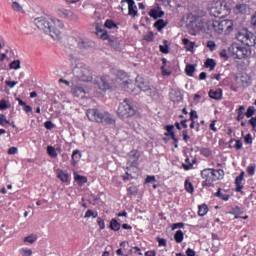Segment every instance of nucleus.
<instances>
[{
  "label": "nucleus",
  "mask_w": 256,
  "mask_h": 256,
  "mask_svg": "<svg viewBox=\"0 0 256 256\" xmlns=\"http://www.w3.org/2000/svg\"><path fill=\"white\" fill-rule=\"evenodd\" d=\"M117 115L124 123H130L134 117L139 115V110H137V106L131 100L125 98L118 106Z\"/></svg>",
  "instance_id": "nucleus-1"
},
{
  "label": "nucleus",
  "mask_w": 256,
  "mask_h": 256,
  "mask_svg": "<svg viewBox=\"0 0 256 256\" xmlns=\"http://www.w3.org/2000/svg\"><path fill=\"white\" fill-rule=\"evenodd\" d=\"M86 117H88L89 121L100 123L101 125H115L116 123L111 113L101 112V110L97 108L88 109L86 111Z\"/></svg>",
  "instance_id": "nucleus-2"
},
{
  "label": "nucleus",
  "mask_w": 256,
  "mask_h": 256,
  "mask_svg": "<svg viewBox=\"0 0 256 256\" xmlns=\"http://www.w3.org/2000/svg\"><path fill=\"white\" fill-rule=\"evenodd\" d=\"M200 175L204 181L202 187H215V181H221L225 177V171L223 169L205 168L200 172Z\"/></svg>",
  "instance_id": "nucleus-3"
},
{
  "label": "nucleus",
  "mask_w": 256,
  "mask_h": 256,
  "mask_svg": "<svg viewBox=\"0 0 256 256\" xmlns=\"http://www.w3.org/2000/svg\"><path fill=\"white\" fill-rule=\"evenodd\" d=\"M34 24L37 29L46 33V35H50L52 39H61V30L59 28L53 26L51 22L47 20L45 17H38L34 19Z\"/></svg>",
  "instance_id": "nucleus-4"
},
{
  "label": "nucleus",
  "mask_w": 256,
  "mask_h": 256,
  "mask_svg": "<svg viewBox=\"0 0 256 256\" xmlns=\"http://www.w3.org/2000/svg\"><path fill=\"white\" fill-rule=\"evenodd\" d=\"M228 53L234 59H249L251 57V48L250 46H243L239 43H232L228 47Z\"/></svg>",
  "instance_id": "nucleus-5"
},
{
  "label": "nucleus",
  "mask_w": 256,
  "mask_h": 256,
  "mask_svg": "<svg viewBox=\"0 0 256 256\" xmlns=\"http://www.w3.org/2000/svg\"><path fill=\"white\" fill-rule=\"evenodd\" d=\"M95 89H98L99 91H111L113 89V84L109 80V76H102L100 79L95 80L94 82Z\"/></svg>",
  "instance_id": "nucleus-6"
},
{
  "label": "nucleus",
  "mask_w": 256,
  "mask_h": 256,
  "mask_svg": "<svg viewBox=\"0 0 256 256\" xmlns=\"http://www.w3.org/2000/svg\"><path fill=\"white\" fill-rule=\"evenodd\" d=\"M78 78L80 81L89 83L93 81V71H91L89 66L83 65L78 69Z\"/></svg>",
  "instance_id": "nucleus-7"
},
{
  "label": "nucleus",
  "mask_w": 256,
  "mask_h": 256,
  "mask_svg": "<svg viewBox=\"0 0 256 256\" xmlns=\"http://www.w3.org/2000/svg\"><path fill=\"white\" fill-rule=\"evenodd\" d=\"M209 13L212 17H223V3L221 1L212 2Z\"/></svg>",
  "instance_id": "nucleus-8"
},
{
  "label": "nucleus",
  "mask_w": 256,
  "mask_h": 256,
  "mask_svg": "<svg viewBox=\"0 0 256 256\" xmlns=\"http://www.w3.org/2000/svg\"><path fill=\"white\" fill-rule=\"evenodd\" d=\"M129 160L127 163H130L131 168L137 169L139 167V159L141 157V153H139V150L133 149L128 153Z\"/></svg>",
  "instance_id": "nucleus-9"
},
{
  "label": "nucleus",
  "mask_w": 256,
  "mask_h": 256,
  "mask_svg": "<svg viewBox=\"0 0 256 256\" xmlns=\"http://www.w3.org/2000/svg\"><path fill=\"white\" fill-rule=\"evenodd\" d=\"M125 3L128 4V15L130 17H139V11L137 10V4H135V0H122L121 5H125Z\"/></svg>",
  "instance_id": "nucleus-10"
},
{
  "label": "nucleus",
  "mask_w": 256,
  "mask_h": 256,
  "mask_svg": "<svg viewBox=\"0 0 256 256\" xmlns=\"http://www.w3.org/2000/svg\"><path fill=\"white\" fill-rule=\"evenodd\" d=\"M100 39H102V41H108L110 47H112L114 51H120L121 44H119V41L113 40V38L109 36V32H104V34H101Z\"/></svg>",
  "instance_id": "nucleus-11"
},
{
  "label": "nucleus",
  "mask_w": 256,
  "mask_h": 256,
  "mask_svg": "<svg viewBox=\"0 0 256 256\" xmlns=\"http://www.w3.org/2000/svg\"><path fill=\"white\" fill-rule=\"evenodd\" d=\"M256 109L254 108V106H249L247 111L245 112V117H247L248 120V125H251L253 131H255L256 129V116L253 117V115H255Z\"/></svg>",
  "instance_id": "nucleus-12"
},
{
  "label": "nucleus",
  "mask_w": 256,
  "mask_h": 256,
  "mask_svg": "<svg viewBox=\"0 0 256 256\" xmlns=\"http://www.w3.org/2000/svg\"><path fill=\"white\" fill-rule=\"evenodd\" d=\"M136 85L144 93H147V91L151 89V85L149 84V81L145 80V78L141 76L136 77Z\"/></svg>",
  "instance_id": "nucleus-13"
},
{
  "label": "nucleus",
  "mask_w": 256,
  "mask_h": 256,
  "mask_svg": "<svg viewBox=\"0 0 256 256\" xmlns=\"http://www.w3.org/2000/svg\"><path fill=\"white\" fill-rule=\"evenodd\" d=\"M78 49L80 51H89V49H94L95 48V42L89 41V40H84L80 39L77 43Z\"/></svg>",
  "instance_id": "nucleus-14"
},
{
  "label": "nucleus",
  "mask_w": 256,
  "mask_h": 256,
  "mask_svg": "<svg viewBox=\"0 0 256 256\" xmlns=\"http://www.w3.org/2000/svg\"><path fill=\"white\" fill-rule=\"evenodd\" d=\"M70 93L72 97H85V94L87 92L85 91V88H83V86L72 84Z\"/></svg>",
  "instance_id": "nucleus-15"
},
{
  "label": "nucleus",
  "mask_w": 256,
  "mask_h": 256,
  "mask_svg": "<svg viewBox=\"0 0 256 256\" xmlns=\"http://www.w3.org/2000/svg\"><path fill=\"white\" fill-rule=\"evenodd\" d=\"M149 17H151L154 20L157 19H161L162 17H165V11H163L161 9L160 6L156 7V8H152L149 12H148Z\"/></svg>",
  "instance_id": "nucleus-16"
},
{
  "label": "nucleus",
  "mask_w": 256,
  "mask_h": 256,
  "mask_svg": "<svg viewBox=\"0 0 256 256\" xmlns=\"http://www.w3.org/2000/svg\"><path fill=\"white\" fill-rule=\"evenodd\" d=\"M243 179H245V171H241L240 174L235 178V191L236 193H243Z\"/></svg>",
  "instance_id": "nucleus-17"
},
{
  "label": "nucleus",
  "mask_w": 256,
  "mask_h": 256,
  "mask_svg": "<svg viewBox=\"0 0 256 256\" xmlns=\"http://www.w3.org/2000/svg\"><path fill=\"white\" fill-rule=\"evenodd\" d=\"M170 101L172 103H181L183 101V93L179 90L172 89L170 92Z\"/></svg>",
  "instance_id": "nucleus-18"
},
{
  "label": "nucleus",
  "mask_w": 256,
  "mask_h": 256,
  "mask_svg": "<svg viewBox=\"0 0 256 256\" xmlns=\"http://www.w3.org/2000/svg\"><path fill=\"white\" fill-rule=\"evenodd\" d=\"M210 99H214V101H221L223 99V89L218 88L216 90L211 89L208 93Z\"/></svg>",
  "instance_id": "nucleus-19"
},
{
  "label": "nucleus",
  "mask_w": 256,
  "mask_h": 256,
  "mask_svg": "<svg viewBox=\"0 0 256 256\" xmlns=\"http://www.w3.org/2000/svg\"><path fill=\"white\" fill-rule=\"evenodd\" d=\"M251 31L247 28H242L236 33V39L237 41H240V43L244 44L245 40L247 39V36L249 35Z\"/></svg>",
  "instance_id": "nucleus-20"
},
{
  "label": "nucleus",
  "mask_w": 256,
  "mask_h": 256,
  "mask_svg": "<svg viewBox=\"0 0 256 256\" xmlns=\"http://www.w3.org/2000/svg\"><path fill=\"white\" fill-rule=\"evenodd\" d=\"M16 100L18 101L19 107H22L23 111L27 113V115H33V107H31V105H28L27 102L23 101L20 97H16Z\"/></svg>",
  "instance_id": "nucleus-21"
},
{
  "label": "nucleus",
  "mask_w": 256,
  "mask_h": 256,
  "mask_svg": "<svg viewBox=\"0 0 256 256\" xmlns=\"http://www.w3.org/2000/svg\"><path fill=\"white\" fill-rule=\"evenodd\" d=\"M228 215H234V219H240L241 215L245 213L244 209L239 206H234L230 208V211L227 212Z\"/></svg>",
  "instance_id": "nucleus-22"
},
{
  "label": "nucleus",
  "mask_w": 256,
  "mask_h": 256,
  "mask_svg": "<svg viewBox=\"0 0 256 256\" xmlns=\"http://www.w3.org/2000/svg\"><path fill=\"white\" fill-rule=\"evenodd\" d=\"M247 47H255L256 46V35L253 32L248 33L246 39L244 40V44Z\"/></svg>",
  "instance_id": "nucleus-23"
},
{
  "label": "nucleus",
  "mask_w": 256,
  "mask_h": 256,
  "mask_svg": "<svg viewBox=\"0 0 256 256\" xmlns=\"http://www.w3.org/2000/svg\"><path fill=\"white\" fill-rule=\"evenodd\" d=\"M126 191L128 197H137L139 193V188L137 187V185H135V183H130L126 188Z\"/></svg>",
  "instance_id": "nucleus-24"
},
{
  "label": "nucleus",
  "mask_w": 256,
  "mask_h": 256,
  "mask_svg": "<svg viewBox=\"0 0 256 256\" xmlns=\"http://www.w3.org/2000/svg\"><path fill=\"white\" fill-rule=\"evenodd\" d=\"M57 177L58 179H60L62 183H69L71 178L69 172H67V170L64 171L62 169H58Z\"/></svg>",
  "instance_id": "nucleus-25"
},
{
  "label": "nucleus",
  "mask_w": 256,
  "mask_h": 256,
  "mask_svg": "<svg viewBox=\"0 0 256 256\" xmlns=\"http://www.w3.org/2000/svg\"><path fill=\"white\" fill-rule=\"evenodd\" d=\"M72 160H71V165L75 167L79 161H81V157H83V154L80 152L79 149H76L72 152Z\"/></svg>",
  "instance_id": "nucleus-26"
},
{
  "label": "nucleus",
  "mask_w": 256,
  "mask_h": 256,
  "mask_svg": "<svg viewBox=\"0 0 256 256\" xmlns=\"http://www.w3.org/2000/svg\"><path fill=\"white\" fill-rule=\"evenodd\" d=\"M167 25H169V22L165 21L164 19H159V18H158V19H156V21H155L153 27H154L155 29H157V31H158L159 33H161V30H162V29H165V27H167Z\"/></svg>",
  "instance_id": "nucleus-27"
},
{
  "label": "nucleus",
  "mask_w": 256,
  "mask_h": 256,
  "mask_svg": "<svg viewBox=\"0 0 256 256\" xmlns=\"http://www.w3.org/2000/svg\"><path fill=\"white\" fill-rule=\"evenodd\" d=\"M164 129L166 130V132L164 133V137H170V139H172L173 137H175V125L173 124H168L166 126H164Z\"/></svg>",
  "instance_id": "nucleus-28"
},
{
  "label": "nucleus",
  "mask_w": 256,
  "mask_h": 256,
  "mask_svg": "<svg viewBox=\"0 0 256 256\" xmlns=\"http://www.w3.org/2000/svg\"><path fill=\"white\" fill-rule=\"evenodd\" d=\"M109 229L114 232L121 231V224L119 223L117 218H112L110 220Z\"/></svg>",
  "instance_id": "nucleus-29"
},
{
  "label": "nucleus",
  "mask_w": 256,
  "mask_h": 256,
  "mask_svg": "<svg viewBox=\"0 0 256 256\" xmlns=\"http://www.w3.org/2000/svg\"><path fill=\"white\" fill-rule=\"evenodd\" d=\"M182 43L185 46L186 51H190V53H193V50L195 49V42H191L189 38H183Z\"/></svg>",
  "instance_id": "nucleus-30"
},
{
  "label": "nucleus",
  "mask_w": 256,
  "mask_h": 256,
  "mask_svg": "<svg viewBox=\"0 0 256 256\" xmlns=\"http://www.w3.org/2000/svg\"><path fill=\"white\" fill-rule=\"evenodd\" d=\"M123 87L127 93H135V84H133V81H124Z\"/></svg>",
  "instance_id": "nucleus-31"
},
{
  "label": "nucleus",
  "mask_w": 256,
  "mask_h": 256,
  "mask_svg": "<svg viewBox=\"0 0 256 256\" xmlns=\"http://www.w3.org/2000/svg\"><path fill=\"white\" fill-rule=\"evenodd\" d=\"M204 67L206 69H210V71H213L215 67H217V62L215 61V59L207 58L204 62Z\"/></svg>",
  "instance_id": "nucleus-32"
},
{
  "label": "nucleus",
  "mask_w": 256,
  "mask_h": 256,
  "mask_svg": "<svg viewBox=\"0 0 256 256\" xmlns=\"http://www.w3.org/2000/svg\"><path fill=\"white\" fill-rule=\"evenodd\" d=\"M195 27H196L197 31H205V29L207 27V21H205V19H203V18H200L196 21Z\"/></svg>",
  "instance_id": "nucleus-33"
},
{
  "label": "nucleus",
  "mask_w": 256,
  "mask_h": 256,
  "mask_svg": "<svg viewBox=\"0 0 256 256\" xmlns=\"http://www.w3.org/2000/svg\"><path fill=\"white\" fill-rule=\"evenodd\" d=\"M74 181L78 183V185H85L87 183V176H83L74 172Z\"/></svg>",
  "instance_id": "nucleus-34"
},
{
  "label": "nucleus",
  "mask_w": 256,
  "mask_h": 256,
  "mask_svg": "<svg viewBox=\"0 0 256 256\" xmlns=\"http://www.w3.org/2000/svg\"><path fill=\"white\" fill-rule=\"evenodd\" d=\"M207 213H209V206H207V204H202L198 206L199 217H205Z\"/></svg>",
  "instance_id": "nucleus-35"
},
{
  "label": "nucleus",
  "mask_w": 256,
  "mask_h": 256,
  "mask_svg": "<svg viewBox=\"0 0 256 256\" xmlns=\"http://www.w3.org/2000/svg\"><path fill=\"white\" fill-rule=\"evenodd\" d=\"M47 155L51 157V159H57L58 154H57V149H55L54 146L48 145L46 148Z\"/></svg>",
  "instance_id": "nucleus-36"
},
{
  "label": "nucleus",
  "mask_w": 256,
  "mask_h": 256,
  "mask_svg": "<svg viewBox=\"0 0 256 256\" xmlns=\"http://www.w3.org/2000/svg\"><path fill=\"white\" fill-rule=\"evenodd\" d=\"M184 239L185 233H183V230H177L174 234V241H176V243H183Z\"/></svg>",
  "instance_id": "nucleus-37"
},
{
  "label": "nucleus",
  "mask_w": 256,
  "mask_h": 256,
  "mask_svg": "<svg viewBox=\"0 0 256 256\" xmlns=\"http://www.w3.org/2000/svg\"><path fill=\"white\" fill-rule=\"evenodd\" d=\"M146 95H148V97H151V99H159V92L153 86H151L150 89L147 90Z\"/></svg>",
  "instance_id": "nucleus-38"
},
{
  "label": "nucleus",
  "mask_w": 256,
  "mask_h": 256,
  "mask_svg": "<svg viewBox=\"0 0 256 256\" xmlns=\"http://www.w3.org/2000/svg\"><path fill=\"white\" fill-rule=\"evenodd\" d=\"M195 71L197 69L195 68V64H187L185 67V73L188 77H193Z\"/></svg>",
  "instance_id": "nucleus-39"
},
{
  "label": "nucleus",
  "mask_w": 256,
  "mask_h": 256,
  "mask_svg": "<svg viewBox=\"0 0 256 256\" xmlns=\"http://www.w3.org/2000/svg\"><path fill=\"white\" fill-rule=\"evenodd\" d=\"M214 197H218L219 199H222V201H229L231 199V195L229 194H223L221 192V188L217 189V192L214 193Z\"/></svg>",
  "instance_id": "nucleus-40"
},
{
  "label": "nucleus",
  "mask_w": 256,
  "mask_h": 256,
  "mask_svg": "<svg viewBox=\"0 0 256 256\" xmlns=\"http://www.w3.org/2000/svg\"><path fill=\"white\" fill-rule=\"evenodd\" d=\"M95 29H96V35L101 39V35H104V33H107V30L103 28V25L101 23L96 22L95 23Z\"/></svg>",
  "instance_id": "nucleus-41"
},
{
  "label": "nucleus",
  "mask_w": 256,
  "mask_h": 256,
  "mask_svg": "<svg viewBox=\"0 0 256 256\" xmlns=\"http://www.w3.org/2000/svg\"><path fill=\"white\" fill-rule=\"evenodd\" d=\"M169 45L170 43L167 40H163V45L159 46L160 53H163L164 55L169 54Z\"/></svg>",
  "instance_id": "nucleus-42"
},
{
  "label": "nucleus",
  "mask_w": 256,
  "mask_h": 256,
  "mask_svg": "<svg viewBox=\"0 0 256 256\" xmlns=\"http://www.w3.org/2000/svg\"><path fill=\"white\" fill-rule=\"evenodd\" d=\"M104 27L106 29H119V26H117V23L113 21L112 19H107L104 23Z\"/></svg>",
  "instance_id": "nucleus-43"
},
{
  "label": "nucleus",
  "mask_w": 256,
  "mask_h": 256,
  "mask_svg": "<svg viewBox=\"0 0 256 256\" xmlns=\"http://www.w3.org/2000/svg\"><path fill=\"white\" fill-rule=\"evenodd\" d=\"M162 66L160 67L161 71H162V75L164 77H169V75H171V72L167 71V69H165V66L167 65V58H162Z\"/></svg>",
  "instance_id": "nucleus-44"
},
{
  "label": "nucleus",
  "mask_w": 256,
  "mask_h": 256,
  "mask_svg": "<svg viewBox=\"0 0 256 256\" xmlns=\"http://www.w3.org/2000/svg\"><path fill=\"white\" fill-rule=\"evenodd\" d=\"M184 187L187 193H195V187L193 186V183H191L189 180H185Z\"/></svg>",
  "instance_id": "nucleus-45"
},
{
  "label": "nucleus",
  "mask_w": 256,
  "mask_h": 256,
  "mask_svg": "<svg viewBox=\"0 0 256 256\" xmlns=\"http://www.w3.org/2000/svg\"><path fill=\"white\" fill-rule=\"evenodd\" d=\"M212 27H213L214 31H217V33H223V23H221L219 21H213Z\"/></svg>",
  "instance_id": "nucleus-46"
},
{
  "label": "nucleus",
  "mask_w": 256,
  "mask_h": 256,
  "mask_svg": "<svg viewBox=\"0 0 256 256\" xmlns=\"http://www.w3.org/2000/svg\"><path fill=\"white\" fill-rule=\"evenodd\" d=\"M6 109H11V103H9V100L1 99L0 111H6Z\"/></svg>",
  "instance_id": "nucleus-47"
},
{
  "label": "nucleus",
  "mask_w": 256,
  "mask_h": 256,
  "mask_svg": "<svg viewBox=\"0 0 256 256\" xmlns=\"http://www.w3.org/2000/svg\"><path fill=\"white\" fill-rule=\"evenodd\" d=\"M143 39L147 43H153V41H155V34L153 31H149L146 35H144Z\"/></svg>",
  "instance_id": "nucleus-48"
},
{
  "label": "nucleus",
  "mask_w": 256,
  "mask_h": 256,
  "mask_svg": "<svg viewBox=\"0 0 256 256\" xmlns=\"http://www.w3.org/2000/svg\"><path fill=\"white\" fill-rule=\"evenodd\" d=\"M241 83L243 87H251V77L249 76H242Z\"/></svg>",
  "instance_id": "nucleus-49"
},
{
  "label": "nucleus",
  "mask_w": 256,
  "mask_h": 256,
  "mask_svg": "<svg viewBox=\"0 0 256 256\" xmlns=\"http://www.w3.org/2000/svg\"><path fill=\"white\" fill-rule=\"evenodd\" d=\"M235 9L240 12L241 15H245V13H247V4H237Z\"/></svg>",
  "instance_id": "nucleus-50"
},
{
  "label": "nucleus",
  "mask_w": 256,
  "mask_h": 256,
  "mask_svg": "<svg viewBox=\"0 0 256 256\" xmlns=\"http://www.w3.org/2000/svg\"><path fill=\"white\" fill-rule=\"evenodd\" d=\"M185 163H187V164H185ZM185 163L182 164L184 171H189V170L193 169V163H191V159H189V157H187L185 159Z\"/></svg>",
  "instance_id": "nucleus-51"
},
{
  "label": "nucleus",
  "mask_w": 256,
  "mask_h": 256,
  "mask_svg": "<svg viewBox=\"0 0 256 256\" xmlns=\"http://www.w3.org/2000/svg\"><path fill=\"white\" fill-rule=\"evenodd\" d=\"M10 69H21V60H14L9 64Z\"/></svg>",
  "instance_id": "nucleus-52"
},
{
  "label": "nucleus",
  "mask_w": 256,
  "mask_h": 256,
  "mask_svg": "<svg viewBox=\"0 0 256 256\" xmlns=\"http://www.w3.org/2000/svg\"><path fill=\"white\" fill-rule=\"evenodd\" d=\"M37 241V236L35 234H30L24 238V243H35Z\"/></svg>",
  "instance_id": "nucleus-53"
},
{
  "label": "nucleus",
  "mask_w": 256,
  "mask_h": 256,
  "mask_svg": "<svg viewBox=\"0 0 256 256\" xmlns=\"http://www.w3.org/2000/svg\"><path fill=\"white\" fill-rule=\"evenodd\" d=\"M11 121L7 120V116L5 114H0V126L5 127V125H9Z\"/></svg>",
  "instance_id": "nucleus-54"
},
{
  "label": "nucleus",
  "mask_w": 256,
  "mask_h": 256,
  "mask_svg": "<svg viewBox=\"0 0 256 256\" xmlns=\"http://www.w3.org/2000/svg\"><path fill=\"white\" fill-rule=\"evenodd\" d=\"M200 155H202L203 157H211V155H212L211 149L210 148H201Z\"/></svg>",
  "instance_id": "nucleus-55"
},
{
  "label": "nucleus",
  "mask_w": 256,
  "mask_h": 256,
  "mask_svg": "<svg viewBox=\"0 0 256 256\" xmlns=\"http://www.w3.org/2000/svg\"><path fill=\"white\" fill-rule=\"evenodd\" d=\"M20 254L22 256H31V255H33V250H31L29 248H22V249H20Z\"/></svg>",
  "instance_id": "nucleus-56"
},
{
  "label": "nucleus",
  "mask_w": 256,
  "mask_h": 256,
  "mask_svg": "<svg viewBox=\"0 0 256 256\" xmlns=\"http://www.w3.org/2000/svg\"><path fill=\"white\" fill-rule=\"evenodd\" d=\"M182 139L184 143H189V139H191V136H189V132L187 130L182 131Z\"/></svg>",
  "instance_id": "nucleus-57"
},
{
  "label": "nucleus",
  "mask_w": 256,
  "mask_h": 256,
  "mask_svg": "<svg viewBox=\"0 0 256 256\" xmlns=\"http://www.w3.org/2000/svg\"><path fill=\"white\" fill-rule=\"evenodd\" d=\"M44 127L45 129H47L48 131H51L52 129H55V124H53V121L48 120L44 123Z\"/></svg>",
  "instance_id": "nucleus-58"
},
{
  "label": "nucleus",
  "mask_w": 256,
  "mask_h": 256,
  "mask_svg": "<svg viewBox=\"0 0 256 256\" xmlns=\"http://www.w3.org/2000/svg\"><path fill=\"white\" fill-rule=\"evenodd\" d=\"M97 225L99 226L100 231H103V229H105V220L101 217H98Z\"/></svg>",
  "instance_id": "nucleus-59"
},
{
  "label": "nucleus",
  "mask_w": 256,
  "mask_h": 256,
  "mask_svg": "<svg viewBox=\"0 0 256 256\" xmlns=\"http://www.w3.org/2000/svg\"><path fill=\"white\" fill-rule=\"evenodd\" d=\"M156 241H157L159 247H167V239L157 237Z\"/></svg>",
  "instance_id": "nucleus-60"
},
{
  "label": "nucleus",
  "mask_w": 256,
  "mask_h": 256,
  "mask_svg": "<svg viewBox=\"0 0 256 256\" xmlns=\"http://www.w3.org/2000/svg\"><path fill=\"white\" fill-rule=\"evenodd\" d=\"M206 47H208V49H210V51H215V49H217V44H215L214 41L209 40L206 44Z\"/></svg>",
  "instance_id": "nucleus-61"
},
{
  "label": "nucleus",
  "mask_w": 256,
  "mask_h": 256,
  "mask_svg": "<svg viewBox=\"0 0 256 256\" xmlns=\"http://www.w3.org/2000/svg\"><path fill=\"white\" fill-rule=\"evenodd\" d=\"M157 181V179L155 178V175H148L146 176L145 178V184H148V183H155Z\"/></svg>",
  "instance_id": "nucleus-62"
},
{
  "label": "nucleus",
  "mask_w": 256,
  "mask_h": 256,
  "mask_svg": "<svg viewBox=\"0 0 256 256\" xmlns=\"http://www.w3.org/2000/svg\"><path fill=\"white\" fill-rule=\"evenodd\" d=\"M195 119H199V114H197V111L191 110L190 118L188 119V121H195Z\"/></svg>",
  "instance_id": "nucleus-63"
},
{
  "label": "nucleus",
  "mask_w": 256,
  "mask_h": 256,
  "mask_svg": "<svg viewBox=\"0 0 256 256\" xmlns=\"http://www.w3.org/2000/svg\"><path fill=\"white\" fill-rule=\"evenodd\" d=\"M117 77L118 79H127V72H125L124 70H118L117 71Z\"/></svg>",
  "instance_id": "nucleus-64"
}]
</instances>
